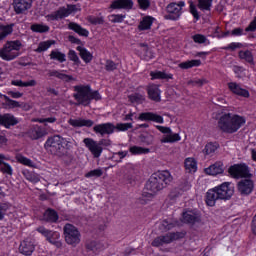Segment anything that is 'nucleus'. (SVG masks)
Here are the masks:
<instances>
[{
  "label": "nucleus",
  "instance_id": "20",
  "mask_svg": "<svg viewBox=\"0 0 256 256\" xmlns=\"http://www.w3.org/2000/svg\"><path fill=\"white\" fill-rule=\"evenodd\" d=\"M224 171L225 169L223 168V162H216L205 169V174L215 177L217 175H222Z\"/></svg>",
  "mask_w": 256,
  "mask_h": 256
},
{
  "label": "nucleus",
  "instance_id": "13",
  "mask_svg": "<svg viewBox=\"0 0 256 256\" xmlns=\"http://www.w3.org/2000/svg\"><path fill=\"white\" fill-rule=\"evenodd\" d=\"M83 143L90 151V153H92L93 157H101V153H103V147H101L100 142H97L91 138H85Z\"/></svg>",
  "mask_w": 256,
  "mask_h": 256
},
{
  "label": "nucleus",
  "instance_id": "63",
  "mask_svg": "<svg viewBox=\"0 0 256 256\" xmlns=\"http://www.w3.org/2000/svg\"><path fill=\"white\" fill-rule=\"evenodd\" d=\"M106 71H115V69H117V64H115V62L108 60L106 62Z\"/></svg>",
  "mask_w": 256,
  "mask_h": 256
},
{
  "label": "nucleus",
  "instance_id": "42",
  "mask_svg": "<svg viewBox=\"0 0 256 256\" xmlns=\"http://www.w3.org/2000/svg\"><path fill=\"white\" fill-rule=\"evenodd\" d=\"M52 45H55V40L40 42L35 51L36 53H43V51H47V49H49Z\"/></svg>",
  "mask_w": 256,
  "mask_h": 256
},
{
  "label": "nucleus",
  "instance_id": "30",
  "mask_svg": "<svg viewBox=\"0 0 256 256\" xmlns=\"http://www.w3.org/2000/svg\"><path fill=\"white\" fill-rule=\"evenodd\" d=\"M45 135H47V130L40 126H35L29 132L31 139H41V137H45Z\"/></svg>",
  "mask_w": 256,
  "mask_h": 256
},
{
  "label": "nucleus",
  "instance_id": "7",
  "mask_svg": "<svg viewBox=\"0 0 256 256\" xmlns=\"http://www.w3.org/2000/svg\"><path fill=\"white\" fill-rule=\"evenodd\" d=\"M64 237L67 245H71L72 247H77L81 243V232L71 224L64 226Z\"/></svg>",
  "mask_w": 256,
  "mask_h": 256
},
{
  "label": "nucleus",
  "instance_id": "54",
  "mask_svg": "<svg viewBox=\"0 0 256 256\" xmlns=\"http://www.w3.org/2000/svg\"><path fill=\"white\" fill-rule=\"evenodd\" d=\"M9 207H11V205H9V203L0 204V221H2V219H4L5 213H7V211H9Z\"/></svg>",
  "mask_w": 256,
  "mask_h": 256
},
{
  "label": "nucleus",
  "instance_id": "8",
  "mask_svg": "<svg viewBox=\"0 0 256 256\" xmlns=\"http://www.w3.org/2000/svg\"><path fill=\"white\" fill-rule=\"evenodd\" d=\"M160 133H163V137L160 139V143H177L181 141V135L179 133H173L167 126L156 125L155 126Z\"/></svg>",
  "mask_w": 256,
  "mask_h": 256
},
{
  "label": "nucleus",
  "instance_id": "23",
  "mask_svg": "<svg viewBox=\"0 0 256 256\" xmlns=\"http://www.w3.org/2000/svg\"><path fill=\"white\" fill-rule=\"evenodd\" d=\"M2 117V125L9 129V127H13L19 123V118L13 116V114H4Z\"/></svg>",
  "mask_w": 256,
  "mask_h": 256
},
{
  "label": "nucleus",
  "instance_id": "34",
  "mask_svg": "<svg viewBox=\"0 0 256 256\" xmlns=\"http://www.w3.org/2000/svg\"><path fill=\"white\" fill-rule=\"evenodd\" d=\"M184 223H197L199 221V215L193 211H187L183 213Z\"/></svg>",
  "mask_w": 256,
  "mask_h": 256
},
{
  "label": "nucleus",
  "instance_id": "32",
  "mask_svg": "<svg viewBox=\"0 0 256 256\" xmlns=\"http://www.w3.org/2000/svg\"><path fill=\"white\" fill-rule=\"evenodd\" d=\"M219 149V144L217 143H207L202 151V153L206 156L213 157L215 155V151Z\"/></svg>",
  "mask_w": 256,
  "mask_h": 256
},
{
  "label": "nucleus",
  "instance_id": "14",
  "mask_svg": "<svg viewBox=\"0 0 256 256\" xmlns=\"http://www.w3.org/2000/svg\"><path fill=\"white\" fill-rule=\"evenodd\" d=\"M179 237H181V234L179 233H168L165 236H159L154 239L152 245L153 247H161V245L172 243V241L179 239Z\"/></svg>",
  "mask_w": 256,
  "mask_h": 256
},
{
  "label": "nucleus",
  "instance_id": "2",
  "mask_svg": "<svg viewBox=\"0 0 256 256\" xmlns=\"http://www.w3.org/2000/svg\"><path fill=\"white\" fill-rule=\"evenodd\" d=\"M235 193V186L231 182H224L206 193V205L208 207H215L217 201H228Z\"/></svg>",
  "mask_w": 256,
  "mask_h": 256
},
{
  "label": "nucleus",
  "instance_id": "53",
  "mask_svg": "<svg viewBox=\"0 0 256 256\" xmlns=\"http://www.w3.org/2000/svg\"><path fill=\"white\" fill-rule=\"evenodd\" d=\"M131 103H142L145 101V96L140 94H133L129 96Z\"/></svg>",
  "mask_w": 256,
  "mask_h": 256
},
{
  "label": "nucleus",
  "instance_id": "48",
  "mask_svg": "<svg viewBox=\"0 0 256 256\" xmlns=\"http://www.w3.org/2000/svg\"><path fill=\"white\" fill-rule=\"evenodd\" d=\"M31 30L34 31V33H47L49 26L45 24H34L31 26Z\"/></svg>",
  "mask_w": 256,
  "mask_h": 256
},
{
  "label": "nucleus",
  "instance_id": "41",
  "mask_svg": "<svg viewBox=\"0 0 256 256\" xmlns=\"http://www.w3.org/2000/svg\"><path fill=\"white\" fill-rule=\"evenodd\" d=\"M13 33V25H0V41Z\"/></svg>",
  "mask_w": 256,
  "mask_h": 256
},
{
  "label": "nucleus",
  "instance_id": "26",
  "mask_svg": "<svg viewBox=\"0 0 256 256\" xmlns=\"http://www.w3.org/2000/svg\"><path fill=\"white\" fill-rule=\"evenodd\" d=\"M11 85L14 87H37V80L30 79L27 81H23L21 79H16L11 81Z\"/></svg>",
  "mask_w": 256,
  "mask_h": 256
},
{
  "label": "nucleus",
  "instance_id": "35",
  "mask_svg": "<svg viewBox=\"0 0 256 256\" xmlns=\"http://www.w3.org/2000/svg\"><path fill=\"white\" fill-rule=\"evenodd\" d=\"M180 69H193V67H201V60H187L178 64Z\"/></svg>",
  "mask_w": 256,
  "mask_h": 256
},
{
  "label": "nucleus",
  "instance_id": "40",
  "mask_svg": "<svg viewBox=\"0 0 256 256\" xmlns=\"http://www.w3.org/2000/svg\"><path fill=\"white\" fill-rule=\"evenodd\" d=\"M59 219V215H57V212L52 209H48L44 213V221H50V223H55Z\"/></svg>",
  "mask_w": 256,
  "mask_h": 256
},
{
  "label": "nucleus",
  "instance_id": "21",
  "mask_svg": "<svg viewBox=\"0 0 256 256\" xmlns=\"http://www.w3.org/2000/svg\"><path fill=\"white\" fill-rule=\"evenodd\" d=\"M69 125L71 127H93L94 122L89 119H83V118H70L68 120Z\"/></svg>",
  "mask_w": 256,
  "mask_h": 256
},
{
  "label": "nucleus",
  "instance_id": "22",
  "mask_svg": "<svg viewBox=\"0 0 256 256\" xmlns=\"http://www.w3.org/2000/svg\"><path fill=\"white\" fill-rule=\"evenodd\" d=\"M228 89L234 93V95H238L239 97H249V91L241 88V86L235 82L228 83Z\"/></svg>",
  "mask_w": 256,
  "mask_h": 256
},
{
  "label": "nucleus",
  "instance_id": "17",
  "mask_svg": "<svg viewBox=\"0 0 256 256\" xmlns=\"http://www.w3.org/2000/svg\"><path fill=\"white\" fill-rule=\"evenodd\" d=\"M33 251H35V242L31 239H26L23 242H21L19 246V252L22 255H33Z\"/></svg>",
  "mask_w": 256,
  "mask_h": 256
},
{
  "label": "nucleus",
  "instance_id": "6",
  "mask_svg": "<svg viewBox=\"0 0 256 256\" xmlns=\"http://www.w3.org/2000/svg\"><path fill=\"white\" fill-rule=\"evenodd\" d=\"M23 44L19 40L8 41L0 49V59L3 61H13L21 55Z\"/></svg>",
  "mask_w": 256,
  "mask_h": 256
},
{
  "label": "nucleus",
  "instance_id": "37",
  "mask_svg": "<svg viewBox=\"0 0 256 256\" xmlns=\"http://www.w3.org/2000/svg\"><path fill=\"white\" fill-rule=\"evenodd\" d=\"M87 249H89V251H93V253H99L105 249V244H103V242L92 241L87 244Z\"/></svg>",
  "mask_w": 256,
  "mask_h": 256
},
{
  "label": "nucleus",
  "instance_id": "5",
  "mask_svg": "<svg viewBox=\"0 0 256 256\" xmlns=\"http://www.w3.org/2000/svg\"><path fill=\"white\" fill-rule=\"evenodd\" d=\"M74 98L77 101L78 105H84L87 107L95 99V101H99L101 99V94L97 91L91 90L89 85H78L74 87Z\"/></svg>",
  "mask_w": 256,
  "mask_h": 256
},
{
  "label": "nucleus",
  "instance_id": "4",
  "mask_svg": "<svg viewBox=\"0 0 256 256\" xmlns=\"http://www.w3.org/2000/svg\"><path fill=\"white\" fill-rule=\"evenodd\" d=\"M73 143L74 141L71 138H63L56 135L47 139L45 149L52 153V155L62 157V155H65V149H71Z\"/></svg>",
  "mask_w": 256,
  "mask_h": 256
},
{
  "label": "nucleus",
  "instance_id": "31",
  "mask_svg": "<svg viewBox=\"0 0 256 256\" xmlns=\"http://www.w3.org/2000/svg\"><path fill=\"white\" fill-rule=\"evenodd\" d=\"M155 197V193L151 191H144L142 195L137 199V202L140 205H147V203H151L153 201V198Z\"/></svg>",
  "mask_w": 256,
  "mask_h": 256
},
{
  "label": "nucleus",
  "instance_id": "38",
  "mask_svg": "<svg viewBox=\"0 0 256 256\" xmlns=\"http://www.w3.org/2000/svg\"><path fill=\"white\" fill-rule=\"evenodd\" d=\"M150 76L152 80L155 79H173V74H168L162 71H152L150 72Z\"/></svg>",
  "mask_w": 256,
  "mask_h": 256
},
{
  "label": "nucleus",
  "instance_id": "52",
  "mask_svg": "<svg viewBox=\"0 0 256 256\" xmlns=\"http://www.w3.org/2000/svg\"><path fill=\"white\" fill-rule=\"evenodd\" d=\"M133 124L131 123H118L115 125V131H128V129H132Z\"/></svg>",
  "mask_w": 256,
  "mask_h": 256
},
{
  "label": "nucleus",
  "instance_id": "25",
  "mask_svg": "<svg viewBox=\"0 0 256 256\" xmlns=\"http://www.w3.org/2000/svg\"><path fill=\"white\" fill-rule=\"evenodd\" d=\"M148 96L152 101H161V90H159V86L150 85L148 86Z\"/></svg>",
  "mask_w": 256,
  "mask_h": 256
},
{
  "label": "nucleus",
  "instance_id": "18",
  "mask_svg": "<svg viewBox=\"0 0 256 256\" xmlns=\"http://www.w3.org/2000/svg\"><path fill=\"white\" fill-rule=\"evenodd\" d=\"M253 181L250 179H244L238 182V191L241 195H249L253 192Z\"/></svg>",
  "mask_w": 256,
  "mask_h": 256
},
{
  "label": "nucleus",
  "instance_id": "16",
  "mask_svg": "<svg viewBox=\"0 0 256 256\" xmlns=\"http://www.w3.org/2000/svg\"><path fill=\"white\" fill-rule=\"evenodd\" d=\"M93 130L99 135H111L115 133V125L113 123H104L94 126Z\"/></svg>",
  "mask_w": 256,
  "mask_h": 256
},
{
  "label": "nucleus",
  "instance_id": "56",
  "mask_svg": "<svg viewBox=\"0 0 256 256\" xmlns=\"http://www.w3.org/2000/svg\"><path fill=\"white\" fill-rule=\"evenodd\" d=\"M1 171L2 173H6V175H13V168L8 163H2Z\"/></svg>",
  "mask_w": 256,
  "mask_h": 256
},
{
  "label": "nucleus",
  "instance_id": "58",
  "mask_svg": "<svg viewBox=\"0 0 256 256\" xmlns=\"http://www.w3.org/2000/svg\"><path fill=\"white\" fill-rule=\"evenodd\" d=\"M4 98L6 99L7 105H8V107H10V109H15V108H17V107H21V104H19V102L10 99V98L7 97V96H4Z\"/></svg>",
  "mask_w": 256,
  "mask_h": 256
},
{
  "label": "nucleus",
  "instance_id": "36",
  "mask_svg": "<svg viewBox=\"0 0 256 256\" xmlns=\"http://www.w3.org/2000/svg\"><path fill=\"white\" fill-rule=\"evenodd\" d=\"M68 27L72 31H75V33H78V35H81L82 37H89V31L79 26L77 23H70Z\"/></svg>",
  "mask_w": 256,
  "mask_h": 256
},
{
  "label": "nucleus",
  "instance_id": "27",
  "mask_svg": "<svg viewBox=\"0 0 256 256\" xmlns=\"http://www.w3.org/2000/svg\"><path fill=\"white\" fill-rule=\"evenodd\" d=\"M184 167H185V171H187V173H196L197 172V160H195V158H192V157L186 158L184 161Z\"/></svg>",
  "mask_w": 256,
  "mask_h": 256
},
{
  "label": "nucleus",
  "instance_id": "12",
  "mask_svg": "<svg viewBox=\"0 0 256 256\" xmlns=\"http://www.w3.org/2000/svg\"><path fill=\"white\" fill-rule=\"evenodd\" d=\"M228 173H230L234 179L249 177V167L246 164H234L229 168Z\"/></svg>",
  "mask_w": 256,
  "mask_h": 256
},
{
  "label": "nucleus",
  "instance_id": "60",
  "mask_svg": "<svg viewBox=\"0 0 256 256\" xmlns=\"http://www.w3.org/2000/svg\"><path fill=\"white\" fill-rule=\"evenodd\" d=\"M230 34L232 37H241L242 35H245V30H243V28H235Z\"/></svg>",
  "mask_w": 256,
  "mask_h": 256
},
{
  "label": "nucleus",
  "instance_id": "44",
  "mask_svg": "<svg viewBox=\"0 0 256 256\" xmlns=\"http://www.w3.org/2000/svg\"><path fill=\"white\" fill-rule=\"evenodd\" d=\"M16 161H18V163H21L22 165H25L26 167H35V163H33L31 159L21 154L16 155Z\"/></svg>",
  "mask_w": 256,
  "mask_h": 256
},
{
  "label": "nucleus",
  "instance_id": "50",
  "mask_svg": "<svg viewBox=\"0 0 256 256\" xmlns=\"http://www.w3.org/2000/svg\"><path fill=\"white\" fill-rule=\"evenodd\" d=\"M188 3H189V9H190L191 15H193L196 21H199L200 16H199V11H197V6L195 5V3H193V0H190Z\"/></svg>",
  "mask_w": 256,
  "mask_h": 256
},
{
  "label": "nucleus",
  "instance_id": "49",
  "mask_svg": "<svg viewBox=\"0 0 256 256\" xmlns=\"http://www.w3.org/2000/svg\"><path fill=\"white\" fill-rule=\"evenodd\" d=\"M175 225H177V223L173 222L172 220H164L160 224V229L162 231H169L170 229H173V227H175Z\"/></svg>",
  "mask_w": 256,
  "mask_h": 256
},
{
  "label": "nucleus",
  "instance_id": "59",
  "mask_svg": "<svg viewBox=\"0 0 256 256\" xmlns=\"http://www.w3.org/2000/svg\"><path fill=\"white\" fill-rule=\"evenodd\" d=\"M241 47H243V45L241 43H239V42H232L228 46H226L224 49H227L229 51H235L237 49H241Z\"/></svg>",
  "mask_w": 256,
  "mask_h": 256
},
{
  "label": "nucleus",
  "instance_id": "33",
  "mask_svg": "<svg viewBox=\"0 0 256 256\" xmlns=\"http://www.w3.org/2000/svg\"><path fill=\"white\" fill-rule=\"evenodd\" d=\"M239 59H242V61H246V63H250V65H253L254 59H253V52L250 50H241L238 53Z\"/></svg>",
  "mask_w": 256,
  "mask_h": 256
},
{
  "label": "nucleus",
  "instance_id": "9",
  "mask_svg": "<svg viewBox=\"0 0 256 256\" xmlns=\"http://www.w3.org/2000/svg\"><path fill=\"white\" fill-rule=\"evenodd\" d=\"M183 7H185V2L183 1L170 3L166 8L168 14L165 16V19L178 21V19L181 18V15H183Z\"/></svg>",
  "mask_w": 256,
  "mask_h": 256
},
{
  "label": "nucleus",
  "instance_id": "3",
  "mask_svg": "<svg viewBox=\"0 0 256 256\" xmlns=\"http://www.w3.org/2000/svg\"><path fill=\"white\" fill-rule=\"evenodd\" d=\"M173 182V175L167 170L155 172L150 176L145 185V191H150L157 195L159 191H163L167 185Z\"/></svg>",
  "mask_w": 256,
  "mask_h": 256
},
{
  "label": "nucleus",
  "instance_id": "15",
  "mask_svg": "<svg viewBox=\"0 0 256 256\" xmlns=\"http://www.w3.org/2000/svg\"><path fill=\"white\" fill-rule=\"evenodd\" d=\"M139 119L140 121H153V123H159L160 125L165 123L163 116L153 112L141 113Z\"/></svg>",
  "mask_w": 256,
  "mask_h": 256
},
{
  "label": "nucleus",
  "instance_id": "47",
  "mask_svg": "<svg viewBox=\"0 0 256 256\" xmlns=\"http://www.w3.org/2000/svg\"><path fill=\"white\" fill-rule=\"evenodd\" d=\"M50 59H54L56 61H59L60 63H65V54L61 53L59 50H53L50 53Z\"/></svg>",
  "mask_w": 256,
  "mask_h": 256
},
{
  "label": "nucleus",
  "instance_id": "61",
  "mask_svg": "<svg viewBox=\"0 0 256 256\" xmlns=\"http://www.w3.org/2000/svg\"><path fill=\"white\" fill-rule=\"evenodd\" d=\"M34 121H36L37 123H55V121H57V118H55V117L38 118Z\"/></svg>",
  "mask_w": 256,
  "mask_h": 256
},
{
  "label": "nucleus",
  "instance_id": "1",
  "mask_svg": "<svg viewBox=\"0 0 256 256\" xmlns=\"http://www.w3.org/2000/svg\"><path fill=\"white\" fill-rule=\"evenodd\" d=\"M245 123H247L245 116L226 112L218 119V129L222 131V133L233 135V133H237Z\"/></svg>",
  "mask_w": 256,
  "mask_h": 256
},
{
  "label": "nucleus",
  "instance_id": "62",
  "mask_svg": "<svg viewBox=\"0 0 256 256\" xmlns=\"http://www.w3.org/2000/svg\"><path fill=\"white\" fill-rule=\"evenodd\" d=\"M194 43H205L207 41V38L201 34H196L193 36Z\"/></svg>",
  "mask_w": 256,
  "mask_h": 256
},
{
  "label": "nucleus",
  "instance_id": "24",
  "mask_svg": "<svg viewBox=\"0 0 256 256\" xmlns=\"http://www.w3.org/2000/svg\"><path fill=\"white\" fill-rule=\"evenodd\" d=\"M110 7L111 9H133V0H115Z\"/></svg>",
  "mask_w": 256,
  "mask_h": 256
},
{
  "label": "nucleus",
  "instance_id": "64",
  "mask_svg": "<svg viewBox=\"0 0 256 256\" xmlns=\"http://www.w3.org/2000/svg\"><path fill=\"white\" fill-rule=\"evenodd\" d=\"M246 32H253L256 31V16L254 17L253 21L250 22L249 26L245 29Z\"/></svg>",
  "mask_w": 256,
  "mask_h": 256
},
{
  "label": "nucleus",
  "instance_id": "55",
  "mask_svg": "<svg viewBox=\"0 0 256 256\" xmlns=\"http://www.w3.org/2000/svg\"><path fill=\"white\" fill-rule=\"evenodd\" d=\"M87 19H88L89 23H91L92 25L103 24V17L89 16Z\"/></svg>",
  "mask_w": 256,
  "mask_h": 256
},
{
  "label": "nucleus",
  "instance_id": "46",
  "mask_svg": "<svg viewBox=\"0 0 256 256\" xmlns=\"http://www.w3.org/2000/svg\"><path fill=\"white\" fill-rule=\"evenodd\" d=\"M233 71L239 79H244V77L249 75V71L241 66H234Z\"/></svg>",
  "mask_w": 256,
  "mask_h": 256
},
{
  "label": "nucleus",
  "instance_id": "57",
  "mask_svg": "<svg viewBox=\"0 0 256 256\" xmlns=\"http://www.w3.org/2000/svg\"><path fill=\"white\" fill-rule=\"evenodd\" d=\"M101 175H103V170L101 169H94L90 172H88L85 177H87L88 179L91 177H101Z\"/></svg>",
  "mask_w": 256,
  "mask_h": 256
},
{
  "label": "nucleus",
  "instance_id": "39",
  "mask_svg": "<svg viewBox=\"0 0 256 256\" xmlns=\"http://www.w3.org/2000/svg\"><path fill=\"white\" fill-rule=\"evenodd\" d=\"M50 77H58V79H62V81H75V78H73V76L67 75L63 72H59V71H52L50 72Z\"/></svg>",
  "mask_w": 256,
  "mask_h": 256
},
{
  "label": "nucleus",
  "instance_id": "19",
  "mask_svg": "<svg viewBox=\"0 0 256 256\" xmlns=\"http://www.w3.org/2000/svg\"><path fill=\"white\" fill-rule=\"evenodd\" d=\"M33 0H15L14 10L16 13H25L28 9H31Z\"/></svg>",
  "mask_w": 256,
  "mask_h": 256
},
{
  "label": "nucleus",
  "instance_id": "43",
  "mask_svg": "<svg viewBox=\"0 0 256 256\" xmlns=\"http://www.w3.org/2000/svg\"><path fill=\"white\" fill-rule=\"evenodd\" d=\"M131 155H147L149 153V148H143L139 146H131L129 148Z\"/></svg>",
  "mask_w": 256,
  "mask_h": 256
},
{
  "label": "nucleus",
  "instance_id": "51",
  "mask_svg": "<svg viewBox=\"0 0 256 256\" xmlns=\"http://www.w3.org/2000/svg\"><path fill=\"white\" fill-rule=\"evenodd\" d=\"M124 20L125 15L122 14H112L109 16V21H111V23H123Z\"/></svg>",
  "mask_w": 256,
  "mask_h": 256
},
{
  "label": "nucleus",
  "instance_id": "45",
  "mask_svg": "<svg viewBox=\"0 0 256 256\" xmlns=\"http://www.w3.org/2000/svg\"><path fill=\"white\" fill-rule=\"evenodd\" d=\"M213 6V0H198V8L201 11H211V7Z\"/></svg>",
  "mask_w": 256,
  "mask_h": 256
},
{
  "label": "nucleus",
  "instance_id": "29",
  "mask_svg": "<svg viewBox=\"0 0 256 256\" xmlns=\"http://www.w3.org/2000/svg\"><path fill=\"white\" fill-rule=\"evenodd\" d=\"M153 21H155V18L151 16H145L144 18H142L138 25L139 31H148V29H151Z\"/></svg>",
  "mask_w": 256,
  "mask_h": 256
},
{
  "label": "nucleus",
  "instance_id": "10",
  "mask_svg": "<svg viewBox=\"0 0 256 256\" xmlns=\"http://www.w3.org/2000/svg\"><path fill=\"white\" fill-rule=\"evenodd\" d=\"M77 11H81L78 5H68L66 8H60L55 14L48 15L47 19L48 21H57L64 19V17H69V15H73V13H77Z\"/></svg>",
  "mask_w": 256,
  "mask_h": 256
},
{
  "label": "nucleus",
  "instance_id": "11",
  "mask_svg": "<svg viewBox=\"0 0 256 256\" xmlns=\"http://www.w3.org/2000/svg\"><path fill=\"white\" fill-rule=\"evenodd\" d=\"M37 231L38 233L43 235V237H45L48 243H51V245H55V247H57L58 249L59 247H61L62 244L61 241H59L61 234H59V232L49 230L43 226L38 227Z\"/></svg>",
  "mask_w": 256,
  "mask_h": 256
},
{
  "label": "nucleus",
  "instance_id": "28",
  "mask_svg": "<svg viewBox=\"0 0 256 256\" xmlns=\"http://www.w3.org/2000/svg\"><path fill=\"white\" fill-rule=\"evenodd\" d=\"M76 49L84 63H91V61H93V54L89 52V50H87L85 47L78 46Z\"/></svg>",
  "mask_w": 256,
  "mask_h": 256
}]
</instances>
